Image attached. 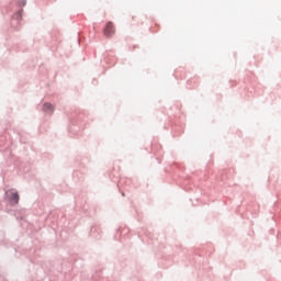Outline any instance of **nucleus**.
I'll return each instance as SVG.
<instances>
[{
	"label": "nucleus",
	"mask_w": 281,
	"mask_h": 281,
	"mask_svg": "<svg viewBox=\"0 0 281 281\" xmlns=\"http://www.w3.org/2000/svg\"><path fill=\"white\" fill-rule=\"evenodd\" d=\"M103 34L108 38H111V36H113V34H115V25H113V22H108L105 24V27L103 30Z\"/></svg>",
	"instance_id": "1"
},
{
	"label": "nucleus",
	"mask_w": 281,
	"mask_h": 281,
	"mask_svg": "<svg viewBox=\"0 0 281 281\" xmlns=\"http://www.w3.org/2000/svg\"><path fill=\"white\" fill-rule=\"evenodd\" d=\"M43 111H45V113H53L54 112V105L52 103H44L43 105Z\"/></svg>",
	"instance_id": "2"
},
{
	"label": "nucleus",
	"mask_w": 281,
	"mask_h": 281,
	"mask_svg": "<svg viewBox=\"0 0 281 281\" xmlns=\"http://www.w3.org/2000/svg\"><path fill=\"white\" fill-rule=\"evenodd\" d=\"M11 203H15V205L19 203V193L18 192H12L10 196Z\"/></svg>",
	"instance_id": "3"
}]
</instances>
